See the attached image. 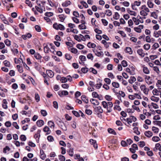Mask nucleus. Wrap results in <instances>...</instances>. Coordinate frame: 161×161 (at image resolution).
<instances>
[{
	"mask_svg": "<svg viewBox=\"0 0 161 161\" xmlns=\"http://www.w3.org/2000/svg\"><path fill=\"white\" fill-rule=\"evenodd\" d=\"M136 118L134 116H130L129 118L126 119L127 122L128 124L130 125V123L132 122V121L135 122L136 120Z\"/></svg>",
	"mask_w": 161,
	"mask_h": 161,
	"instance_id": "f03ea898",
	"label": "nucleus"
},
{
	"mask_svg": "<svg viewBox=\"0 0 161 161\" xmlns=\"http://www.w3.org/2000/svg\"><path fill=\"white\" fill-rule=\"evenodd\" d=\"M58 95L61 97L63 96H66L68 94V92L67 91H59L58 92Z\"/></svg>",
	"mask_w": 161,
	"mask_h": 161,
	"instance_id": "7ed1b4c3",
	"label": "nucleus"
},
{
	"mask_svg": "<svg viewBox=\"0 0 161 161\" xmlns=\"http://www.w3.org/2000/svg\"><path fill=\"white\" fill-rule=\"evenodd\" d=\"M87 46L89 48H94L96 46V44L93 43H91L90 42H89L87 44Z\"/></svg>",
	"mask_w": 161,
	"mask_h": 161,
	"instance_id": "412c9836",
	"label": "nucleus"
},
{
	"mask_svg": "<svg viewBox=\"0 0 161 161\" xmlns=\"http://www.w3.org/2000/svg\"><path fill=\"white\" fill-rule=\"evenodd\" d=\"M153 69L158 74H159L160 73V71L158 68L157 66H154L153 67Z\"/></svg>",
	"mask_w": 161,
	"mask_h": 161,
	"instance_id": "3c124183",
	"label": "nucleus"
},
{
	"mask_svg": "<svg viewBox=\"0 0 161 161\" xmlns=\"http://www.w3.org/2000/svg\"><path fill=\"white\" fill-rule=\"evenodd\" d=\"M134 111V110L130 108L127 109L126 111V112L129 113V114H130L131 113H133Z\"/></svg>",
	"mask_w": 161,
	"mask_h": 161,
	"instance_id": "680f3d73",
	"label": "nucleus"
},
{
	"mask_svg": "<svg viewBox=\"0 0 161 161\" xmlns=\"http://www.w3.org/2000/svg\"><path fill=\"white\" fill-rule=\"evenodd\" d=\"M113 106V104L112 102H108V111L107 113H110L112 111V108Z\"/></svg>",
	"mask_w": 161,
	"mask_h": 161,
	"instance_id": "20e7f679",
	"label": "nucleus"
},
{
	"mask_svg": "<svg viewBox=\"0 0 161 161\" xmlns=\"http://www.w3.org/2000/svg\"><path fill=\"white\" fill-rule=\"evenodd\" d=\"M16 58H14V62L15 64H20L21 61L22 62V63H23V62L21 58H19L17 60V61L16 60Z\"/></svg>",
	"mask_w": 161,
	"mask_h": 161,
	"instance_id": "09e8293b",
	"label": "nucleus"
},
{
	"mask_svg": "<svg viewBox=\"0 0 161 161\" xmlns=\"http://www.w3.org/2000/svg\"><path fill=\"white\" fill-rule=\"evenodd\" d=\"M145 135L147 137H150L153 136V134L151 131H148L145 132Z\"/></svg>",
	"mask_w": 161,
	"mask_h": 161,
	"instance_id": "dca6fc26",
	"label": "nucleus"
},
{
	"mask_svg": "<svg viewBox=\"0 0 161 161\" xmlns=\"http://www.w3.org/2000/svg\"><path fill=\"white\" fill-rule=\"evenodd\" d=\"M44 124V122L43 120H38L36 122V124L39 127H41Z\"/></svg>",
	"mask_w": 161,
	"mask_h": 161,
	"instance_id": "1a4fd4ad",
	"label": "nucleus"
},
{
	"mask_svg": "<svg viewBox=\"0 0 161 161\" xmlns=\"http://www.w3.org/2000/svg\"><path fill=\"white\" fill-rule=\"evenodd\" d=\"M151 16L153 17L155 19H157L158 18V15L156 14L155 12L152 13L151 14Z\"/></svg>",
	"mask_w": 161,
	"mask_h": 161,
	"instance_id": "603ef678",
	"label": "nucleus"
},
{
	"mask_svg": "<svg viewBox=\"0 0 161 161\" xmlns=\"http://www.w3.org/2000/svg\"><path fill=\"white\" fill-rule=\"evenodd\" d=\"M133 130H134V132L137 135H139L140 134V132L138 130V128L137 127H134L133 128Z\"/></svg>",
	"mask_w": 161,
	"mask_h": 161,
	"instance_id": "72a5a7b5",
	"label": "nucleus"
},
{
	"mask_svg": "<svg viewBox=\"0 0 161 161\" xmlns=\"http://www.w3.org/2000/svg\"><path fill=\"white\" fill-rule=\"evenodd\" d=\"M90 101L92 104L95 105H98L99 103V102L97 100L92 98L90 100Z\"/></svg>",
	"mask_w": 161,
	"mask_h": 161,
	"instance_id": "6e6552de",
	"label": "nucleus"
},
{
	"mask_svg": "<svg viewBox=\"0 0 161 161\" xmlns=\"http://www.w3.org/2000/svg\"><path fill=\"white\" fill-rule=\"evenodd\" d=\"M132 19L135 22V24L136 25H138L139 24V19H137L135 17H133L132 18Z\"/></svg>",
	"mask_w": 161,
	"mask_h": 161,
	"instance_id": "473e14b6",
	"label": "nucleus"
},
{
	"mask_svg": "<svg viewBox=\"0 0 161 161\" xmlns=\"http://www.w3.org/2000/svg\"><path fill=\"white\" fill-rule=\"evenodd\" d=\"M43 130L45 132H47V134H50V132H49L50 131L49 128L47 126H46L45 127H44V128L43 129Z\"/></svg>",
	"mask_w": 161,
	"mask_h": 161,
	"instance_id": "393cba45",
	"label": "nucleus"
},
{
	"mask_svg": "<svg viewBox=\"0 0 161 161\" xmlns=\"http://www.w3.org/2000/svg\"><path fill=\"white\" fill-rule=\"evenodd\" d=\"M86 114L89 115H90L92 113V111L89 109H86L85 110Z\"/></svg>",
	"mask_w": 161,
	"mask_h": 161,
	"instance_id": "052dcab7",
	"label": "nucleus"
},
{
	"mask_svg": "<svg viewBox=\"0 0 161 161\" xmlns=\"http://www.w3.org/2000/svg\"><path fill=\"white\" fill-rule=\"evenodd\" d=\"M90 71L92 72L94 74H96L97 73V71L93 68H91L89 69Z\"/></svg>",
	"mask_w": 161,
	"mask_h": 161,
	"instance_id": "6e6d98bb",
	"label": "nucleus"
},
{
	"mask_svg": "<svg viewBox=\"0 0 161 161\" xmlns=\"http://www.w3.org/2000/svg\"><path fill=\"white\" fill-rule=\"evenodd\" d=\"M141 3L140 2H138L137 1H135L133 4H131L132 9L134 10L136 9L135 8V6H139L140 5Z\"/></svg>",
	"mask_w": 161,
	"mask_h": 161,
	"instance_id": "0eeeda50",
	"label": "nucleus"
},
{
	"mask_svg": "<svg viewBox=\"0 0 161 161\" xmlns=\"http://www.w3.org/2000/svg\"><path fill=\"white\" fill-rule=\"evenodd\" d=\"M41 132V130H38L37 133L35 134L34 136V138L36 139L37 138H38V139H39V138L40 136V133Z\"/></svg>",
	"mask_w": 161,
	"mask_h": 161,
	"instance_id": "2eb2a0df",
	"label": "nucleus"
},
{
	"mask_svg": "<svg viewBox=\"0 0 161 161\" xmlns=\"http://www.w3.org/2000/svg\"><path fill=\"white\" fill-rule=\"evenodd\" d=\"M48 125L51 128H54L55 125L53 122L52 121H49L48 122Z\"/></svg>",
	"mask_w": 161,
	"mask_h": 161,
	"instance_id": "a211bd4d",
	"label": "nucleus"
},
{
	"mask_svg": "<svg viewBox=\"0 0 161 161\" xmlns=\"http://www.w3.org/2000/svg\"><path fill=\"white\" fill-rule=\"evenodd\" d=\"M46 73L48 76L51 78L53 77L54 75L53 72L51 70H47Z\"/></svg>",
	"mask_w": 161,
	"mask_h": 161,
	"instance_id": "9d476101",
	"label": "nucleus"
},
{
	"mask_svg": "<svg viewBox=\"0 0 161 161\" xmlns=\"http://www.w3.org/2000/svg\"><path fill=\"white\" fill-rule=\"evenodd\" d=\"M71 52L74 53H76L77 52V50L75 48H72L70 49Z\"/></svg>",
	"mask_w": 161,
	"mask_h": 161,
	"instance_id": "774afa93",
	"label": "nucleus"
},
{
	"mask_svg": "<svg viewBox=\"0 0 161 161\" xmlns=\"http://www.w3.org/2000/svg\"><path fill=\"white\" fill-rule=\"evenodd\" d=\"M143 72L146 74H148L149 73L150 71L148 68L146 67H143Z\"/></svg>",
	"mask_w": 161,
	"mask_h": 161,
	"instance_id": "f3484780",
	"label": "nucleus"
},
{
	"mask_svg": "<svg viewBox=\"0 0 161 161\" xmlns=\"http://www.w3.org/2000/svg\"><path fill=\"white\" fill-rule=\"evenodd\" d=\"M152 130L156 133H157L158 132L159 129L153 126L152 127Z\"/></svg>",
	"mask_w": 161,
	"mask_h": 161,
	"instance_id": "a18cd8bd",
	"label": "nucleus"
},
{
	"mask_svg": "<svg viewBox=\"0 0 161 161\" xmlns=\"http://www.w3.org/2000/svg\"><path fill=\"white\" fill-rule=\"evenodd\" d=\"M35 99L37 102H38L40 101V97L38 94H35Z\"/></svg>",
	"mask_w": 161,
	"mask_h": 161,
	"instance_id": "13d9d810",
	"label": "nucleus"
},
{
	"mask_svg": "<svg viewBox=\"0 0 161 161\" xmlns=\"http://www.w3.org/2000/svg\"><path fill=\"white\" fill-rule=\"evenodd\" d=\"M103 112V109L101 106L95 107L94 108V114H96L99 117L101 116L100 114L102 113Z\"/></svg>",
	"mask_w": 161,
	"mask_h": 161,
	"instance_id": "f257e3e1",
	"label": "nucleus"
},
{
	"mask_svg": "<svg viewBox=\"0 0 161 161\" xmlns=\"http://www.w3.org/2000/svg\"><path fill=\"white\" fill-rule=\"evenodd\" d=\"M93 52L95 53L96 55L98 57H100L102 55H103V54L102 52H98L97 51L93 50Z\"/></svg>",
	"mask_w": 161,
	"mask_h": 161,
	"instance_id": "6ab92c4d",
	"label": "nucleus"
},
{
	"mask_svg": "<svg viewBox=\"0 0 161 161\" xmlns=\"http://www.w3.org/2000/svg\"><path fill=\"white\" fill-rule=\"evenodd\" d=\"M140 14L141 15H142L144 16H146L147 15L148 13L144 11V10H142L140 12Z\"/></svg>",
	"mask_w": 161,
	"mask_h": 161,
	"instance_id": "79ce46f5",
	"label": "nucleus"
},
{
	"mask_svg": "<svg viewBox=\"0 0 161 161\" xmlns=\"http://www.w3.org/2000/svg\"><path fill=\"white\" fill-rule=\"evenodd\" d=\"M143 47L145 49L147 50L150 49V44H146L144 45Z\"/></svg>",
	"mask_w": 161,
	"mask_h": 161,
	"instance_id": "58836bf2",
	"label": "nucleus"
},
{
	"mask_svg": "<svg viewBox=\"0 0 161 161\" xmlns=\"http://www.w3.org/2000/svg\"><path fill=\"white\" fill-rule=\"evenodd\" d=\"M72 113L74 115H75L76 117H79L80 116V114L79 113L75 111H72Z\"/></svg>",
	"mask_w": 161,
	"mask_h": 161,
	"instance_id": "a19ab883",
	"label": "nucleus"
},
{
	"mask_svg": "<svg viewBox=\"0 0 161 161\" xmlns=\"http://www.w3.org/2000/svg\"><path fill=\"white\" fill-rule=\"evenodd\" d=\"M10 150V148L8 146H6L3 148V152L4 153H7V151H9Z\"/></svg>",
	"mask_w": 161,
	"mask_h": 161,
	"instance_id": "864d4df0",
	"label": "nucleus"
},
{
	"mask_svg": "<svg viewBox=\"0 0 161 161\" xmlns=\"http://www.w3.org/2000/svg\"><path fill=\"white\" fill-rule=\"evenodd\" d=\"M151 99L152 101L156 102H157L159 100V98L158 97H156L154 96L151 97Z\"/></svg>",
	"mask_w": 161,
	"mask_h": 161,
	"instance_id": "2f4dec72",
	"label": "nucleus"
},
{
	"mask_svg": "<svg viewBox=\"0 0 161 161\" xmlns=\"http://www.w3.org/2000/svg\"><path fill=\"white\" fill-rule=\"evenodd\" d=\"M112 86L116 88H118L119 87V84L116 82H113L112 83Z\"/></svg>",
	"mask_w": 161,
	"mask_h": 161,
	"instance_id": "c9c22d12",
	"label": "nucleus"
},
{
	"mask_svg": "<svg viewBox=\"0 0 161 161\" xmlns=\"http://www.w3.org/2000/svg\"><path fill=\"white\" fill-rule=\"evenodd\" d=\"M102 104L103 108H106L107 110H108V102H106L104 101H103L102 102Z\"/></svg>",
	"mask_w": 161,
	"mask_h": 161,
	"instance_id": "bb28decb",
	"label": "nucleus"
},
{
	"mask_svg": "<svg viewBox=\"0 0 161 161\" xmlns=\"http://www.w3.org/2000/svg\"><path fill=\"white\" fill-rule=\"evenodd\" d=\"M147 4L149 8H153L154 4L149 0L147 1Z\"/></svg>",
	"mask_w": 161,
	"mask_h": 161,
	"instance_id": "a878e982",
	"label": "nucleus"
},
{
	"mask_svg": "<svg viewBox=\"0 0 161 161\" xmlns=\"http://www.w3.org/2000/svg\"><path fill=\"white\" fill-rule=\"evenodd\" d=\"M142 9L144 10V11H146L147 13H148L150 12L149 9L148 8L146 7L145 5H143L142 6Z\"/></svg>",
	"mask_w": 161,
	"mask_h": 161,
	"instance_id": "5701e85b",
	"label": "nucleus"
},
{
	"mask_svg": "<svg viewBox=\"0 0 161 161\" xmlns=\"http://www.w3.org/2000/svg\"><path fill=\"white\" fill-rule=\"evenodd\" d=\"M114 18L115 19H117L119 18V15L117 12L115 13V14L114 15Z\"/></svg>",
	"mask_w": 161,
	"mask_h": 161,
	"instance_id": "de8ad7c7",
	"label": "nucleus"
},
{
	"mask_svg": "<svg viewBox=\"0 0 161 161\" xmlns=\"http://www.w3.org/2000/svg\"><path fill=\"white\" fill-rule=\"evenodd\" d=\"M81 99L85 103H88V100L87 98H86V96L85 95H82L81 97Z\"/></svg>",
	"mask_w": 161,
	"mask_h": 161,
	"instance_id": "aec40b11",
	"label": "nucleus"
},
{
	"mask_svg": "<svg viewBox=\"0 0 161 161\" xmlns=\"http://www.w3.org/2000/svg\"><path fill=\"white\" fill-rule=\"evenodd\" d=\"M126 52L129 53L130 54H132L133 52L131 48L129 47H127L126 48Z\"/></svg>",
	"mask_w": 161,
	"mask_h": 161,
	"instance_id": "c756f323",
	"label": "nucleus"
},
{
	"mask_svg": "<svg viewBox=\"0 0 161 161\" xmlns=\"http://www.w3.org/2000/svg\"><path fill=\"white\" fill-rule=\"evenodd\" d=\"M108 131L109 133H111L114 135H116V133L115 131L113 129H108Z\"/></svg>",
	"mask_w": 161,
	"mask_h": 161,
	"instance_id": "e433bc0d",
	"label": "nucleus"
},
{
	"mask_svg": "<svg viewBox=\"0 0 161 161\" xmlns=\"http://www.w3.org/2000/svg\"><path fill=\"white\" fill-rule=\"evenodd\" d=\"M58 17L60 19V21L61 22H63L65 18L63 14L59 15Z\"/></svg>",
	"mask_w": 161,
	"mask_h": 161,
	"instance_id": "7c9ffc66",
	"label": "nucleus"
},
{
	"mask_svg": "<svg viewBox=\"0 0 161 161\" xmlns=\"http://www.w3.org/2000/svg\"><path fill=\"white\" fill-rule=\"evenodd\" d=\"M121 145L124 147H126L127 146V143L125 141H122L121 142Z\"/></svg>",
	"mask_w": 161,
	"mask_h": 161,
	"instance_id": "e2e57ef3",
	"label": "nucleus"
},
{
	"mask_svg": "<svg viewBox=\"0 0 161 161\" xmlns=\"http://www.w3.org/2000/svg\"><path fill=\"white\" fill-rule=\"evenodd\" d=\"M105 14L108 16H110L112 15V12L110 10L108 9L106 10Z\"/></svg>",
	"mask_w": 161,
	"mask_h": 161,
	"instance_id": "f704fd0d",
	"label": "nucleus"
},
{
	"mask_svg": "<svg viewBox=\"0 0 161 161\" xmlns=\"http://www.w3.org/2000/svg\"><path fill=\"white\" fill-rule=\"evenodd\" d=\"M59 157V159L61 161H65V157L61 155H60L58 156Z\"/></svg>",
	"mask_w": 161,
	"mask_h": 161,
	"instance_id": "37998d69",
	"label": "nucleus"
},
{
	"mask_svg": "<svg viewBox=\"0 0 161 161\" xmlns=\"http://www.w3.org/2000/svg\"><path fill=\"white\" fill-rule=\"evenodd\" d=\"M152 140L154 142H158L160 140V139L158 137L154 136L152 137Z\"/></svg>",
	"mask_w": 161,
	"mask_h": 161,
	"instance_id": "c85d7f7f",
	"label": "nucleus"
},
{
	"mask_svg": "<svg viewBox=\"0 0 161 161\" xmlns=\"http://www.w3.org/2000/svg\"><path fill=\"white\" fill-rule=\"evenodd\" d=\"M65 29L64 27L61 24H58V30L59 29L63 31Z\"/></svg>",
	"mask_w": 161,
	"mask_h": 161,
	"instance_id": "4d7b16f0",
	"label": "nucleus"
},
{
	"mask_svg": "<svg viewBox=\"0 0 161 161\" xmlns=\"http://www.w3.org/2000/svg\"><path fill=\"white\" fill-rule=\"evenodd\" d=\"M59 123L58 124L59 126L62 129L64 130H66L67 128L65 126L64 123L61 121H59Z\"/></svg>",
	"mask_w": 161,
	"mask_h": 161,
	"instance_id": "39448f33",
	"label": "nucleus"
},
{
	"mask_svg": "<svg viewBox=\"0 0 161 161\" xmlns=\"http://www.w3.org/2000/svg\"><path fill=\"white\" fill-rule=\"evenodd\" d=\"M79 59L81 60V62H79V63L81 64H84V62L86 60V57L83 55H81L79 57Z\"/></svg>",
	"mask_w": 161,
	"mask_h": 161,
	"instance_id": "423d86ee",
	"label": "nucleus"
},
{
	"mask_svg": "<svg viewBox=\"0 0 161 161\" xmlns=\"http://www.w3.org/2000/svg\"><path fill=\"white\" fill-rule=\"evenodd\" d=\"M138 143L139 146L141 147H142L145 146V142L143 141L140 142Z\"/></svg>",
	"mask_w": 161,
	"mask_h": 161,
	"instance_id": "49530a36",
	"label": "nucleus"
},
{
	"mask_svg": "<svg viewBox=\"0 0 161 161\" xmlns=\"http://www.w3.org/2000/svg\"><path fill=\"white\" fill-rule=\"evenodd\" d=\"M60 81L62 83H66L67 81V77H61Z\"/></svg>",
	"mask_w": 161,
	"mask_h": 161,
	"instance_id": "ea45409f",
	"label": "nucleus"
},
{
	"mask_svg": "<svg viewBox=\"0 0 161 161\" xmlns=\"http://www.w3.org/2000/svg\"><path fill=\"white\" fill-rule=\"evenodd\" d=\"M137 53L141 57H143L145 56V54L143 52V50L141 49H139L137 50Z\"/></svg>",
	"mask_w": 161,
	"mask_h": 161,
	"instance_id": "f8f14e48",
	"label": "nucleus"
},
{
	"mask_svg": "<svg viewBox=\"0 0 161 161\" xmlns=\"http://www.w3.org/2000/svg\"><path fill=\"white\" fill-rule=\"evenodd\" d=\"M49 49V48L47 47V46H46L44 47V51L46 53H48Z\"/></svg>",
	"mask_w": 161,
	"mask_h": 161,
	"instance_id": "69168bd1",
	"label": "nucleus"
},
{
	"mask_svg": "<svg viewBox=\"0 0 161 161\" xmlns=\"http://www.w3.org/2000/svg\"><path fill=\"white\" fill-rule=\"evenodd\" d=\"M3 63L4 65L7 67H9L10 66V63L7 60H5L3 61Z\"/></svg>",
	"mask_w": 161,
	"mask_h": 161,
	"instance_id": "338daca9",
	"label": "nucleus"
},
{
	"mask_svg": "<svg viewBox=\"0 0 161 161\" xmlns=\"http://www.w3.org/2000/svg\"><path fill=\"white\" fill-rule=\"evenodd\" d=\"M88 70V69L86 67L82 68L81 69V71L84 73H86Z\"/></svg>",
	"mask_w": 161,
	"mask_h": 161,
	"instance_id": "c03bdc74",
	"label": "nucleus"
},
{
	"mask_svg": "<svg viewBox=\"0 0 161 161\" xmlns=\"http://www.w3.org/2000/svg\"><path fill=\"white\" fill-rule=\"evenodd\" d=\"M31 35L30 33H28L25 35H22V37L24 40H26V39L27 37L28 38H30L31 37Z\"/></svg>",
	"mask_w": 161,
	"mask_h": 161,
	"instance_id": "9b49d317",
	"label": "nucleus"
},
{
	"mask_svg": "<svg viewBox=\"0 0 161 161\" xmlns=\"http://www.w3.org/2000/svg\"><path fill=\"white\" fill-rule=\"evenodd\" d=\"M41 113L43 116H45L47 115V113L46 110H42L41 111Z\"/></svg>",
	"mask_w": 161,
	"mask_h": 161,
	"instance_id": "8fccbe9b",
	"label": "nucleus"
},
{
	"mask_svg": "<svg viewBox=\"0 0 161 161\" xmlns=\"http://www.w3.org/2000/svg\"><path fill=\"white\" fill-rule=\"evenodd\" d=\"M69 155L71 156H72L74 154L73 149L72 148H70L69 151H67Z\"/></svg>",
	"mask_w": 161,
	"mask_h": 161,
	"instance_id": "cd10ccee",
	"label": "nucleus"
},
{
	"mask_svg": "<svg viewBox=\"0 0 161 161\" xmlns=\"http://www.w3.org/2000/svg\"><path fill=\"white\" fill-rule=\"evenodd\" d=\"M87 57L88 59H90L92 60L93 59V56L92 53H89Z\"/></svg>",
	"mask_w": 161,
	"mask_h": 161,
	"instance_id": "5fc2aeb1",
	"label": "nucleus"
},
{
	"mask_svg": "<svg viewBox=\"0 0 161 161\" xmlns=\"http://www.w3.org/2000/svg\"><path fill=\"white\" fill-rule=\"evenodd\" d=\"M17 67L18 68L19 71L20 73H21L23 72V70L22 67L19 65H17Z\"/></svg>",
	"mask_w": 161,
	"mask_h": 161,
	"instance_id": "4c0bfd02",
	"label": "nucleus"
},
{
	"mask_svg": "<svg viewBox=\"0 0 161 161\" xmlns=\"http://www.w3.org/2000/svg\"><path fill=\"white\" fill-rule=\"evenodd\" d=\"M136 80V78L134 76H131L129 80V82L130 84H132Z\"/></svg>",
	"mask_w": 161,
	"mask_h": 161,
	"instance_id": "4be33fe9",
	"label": "nucleus"
},
{
	"mask_svg": "<svg viewBox=\"0 0 161 161\" xmlns=\"http://www.w3.org/2000/svg\"><path fill=\"white\" fill-rule=\"evenodd\" d=\"M4 42L6 45L8 46H9L11 45V42L8 39L6 40Z\"/></svg>",
	"mask_w": 161,
	"mask_h": 161,
	"instance_id": "0e129e2a",
	"label": "nucleus"
},
{
	"mask_svg": "<svg viewBox=\"0 0 161 161\" xmlns=\"http://www.w3.org/2000/svg\"><path fill=\"white\" fill-rule=\"evenodd\" d=\"M71 4V2L70 1H66L65 2L63 3L62 4V5L63 7H67L69 5H70Z\"/></svg>",
	"mask_w": 161,
	"mask_h": 161,
	"instance_id": "ddd939ff",
	"label": "nucleus"
},
{
	"mask_svg": "<svg viewBox=\"0 0 161 161\" xmlns=\"http://www.w3.org/2000/svg\"><path fill=\"white\" fill-rule=\"evenodd\" d=\"M151 78V77L149 76H148L147 75H145V79H146V83L148 85H150L152 83V82L149 81V79Z\"/></svg>",
	"mask_w": 161,
	"mask_h": 161,
	"instance_id": "4468645a",
	"label": "nucleus"
},
{
	"mask_svg": "<svg viewBox=\"0 0 161 161\" xmlns=\"http://www.w3.org/2000/svg\"><path fill=\"white\" fill-rule=\"evenodd\" d=\"M34 57L37 59H40L42 58L41 56L37 53H36L35 54Z\"/></svg>",
	"mask_w": 161,
	"mask_h": 161,
	"instance_id": "b1692460",
	"label": "nucleus"
},
{
	"mask_svg": "<svg viewBox=\"0 0 161 161\" xmlns=\"http://www.w3.org/2000/svg\"><path fill=\"white\" fill-rule=\"evenodd\" d=\"M45 15L47 17H50L53 15V14L52 12H46L45 14Z\"/></svg>",
	"mask_w": 161,
	"mask_h": 161,
	"instance_id": "bf43d9fd",
	"label": "nucleus"
}]
</instances>
